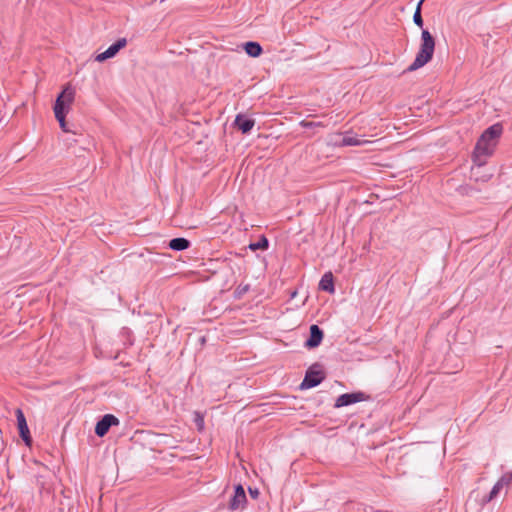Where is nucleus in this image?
I'll return each instance as SVG.
<instances>
[{
	"instance_id": "39448f33",
	"label": "nucleus",
	"mask_w": 512,
	"mask_h": 512,
	"mask_svg": "<svg viewBox=\"0 0 512 512\" xmlns=\"http://www.w3.org/2000/svg\"><path fill=\"white\" fill-rule=\"evenodd\" d=\"M247 503V497L244 487L241 484H237L234 488V494L231 497L228 508L231 511L243 510Z\"/></svg>"
},
{
	"instance_id": "aec40b11",
	"label": "nucleus",
	"mask_w": 512,
	"mask_h": 512,
	"mask_svg": "<svg viewBox=\"0 0 512 512\" xmlns=\"http://www.w3.org/2000/svg\"><path fill=\"white\" fill-rule=\"evenodd\" d=\"M502 488L503 486L497 481L492 487L489 495L484 499V501L490 502L491 500H493L499 494Z\"/></svg>"
},
{
	"instance_id": "4be33fe9",
	"label": "nucleus",
	"mask_w": 512,
	"mask_h": 512,
	"mask_svg": "<svg viewBox=\"0 0 512 512\" xmlns=\"http://www.w3.org/2000/svg\"><path fill=\"white\" fill-rule=\"evenodd\" d=\"M498 482L504 487L512 482V472L505 473Z\"/></svg>"
},
{
	"instance_id": "412c9836",
	"label": "nucleus",
	"mask_w": 512,
	"mask_h": 512,
	"mask_svg": "<svg viewBox=\"0 0 512 512\" xmlns=\"http://www.w3.org/2000/svg\"><path fill=\"white\" fill-rule=\"evenodd\" d=\"M299 125L306 129L325 127L324 123H322V122H315V121H308V120L300 121Z\"/></svg>"
},
{
	"instance_id": "9b49d317",
	"label": "nucleus",
	"mask_w": 512,
	"mask_h": 512,
	"mask_svg": "<svg viewBox=\"0 0 512 512\" xmlns=\"http://www.w3.org/2000/svg\"><path fill=\"white\" fill-rule=\"evenodd\" d=\"M323 339V331L316 324L310 326V335L305 342V346L308 348L318 347Z\"/></svg>"
},
{
	"instance_id": "f257e3e1",
	"label": "nucleus",
	"mask_w": 512,
	"mask_h": 512,
	"mask_svg": "<svg viewBox=\"0 0 512 512\" xmlns=\"http://www.w3.org/2000/svg\"><path fill=\"white\" fill-rule=\"evenodd\" d=\"M503 132L501 124L496 123L488 127L478 139L473 151V162L477 166L486 164L487 159L494 153L498 138Z\"/></svg>"
},
{
	"instance_id": "423d86ee",
	"label": "nucleus",
	"mask_w": 512,
	"mask_h": 512,
	"mask_svg": "<svg viewBox=\"0 0 512 512\" xmlns=\"http://www.w3.org/2000/svg\"><path fill=\"white\" fill-rule=\"evenodd\" d=\"M120 423L119 419L113 414H105L95 426V434L98 437L105 436L112 426H118Z\"/></svg>"
},
{
	"instance_id": "20e7f679",
	"label": "nucleus",
	"mask_w": 512,
	"mask_h": 512,
	"mask_svg": "<svg viewBox=\"0 0 512 512\" xmlns=\"http://www.w3.org/2000/svg\"><path fill=\"white\" fill-rule=\"evenodd\" d=\"M325 379V374L318 363L313 364L306 371L305 377L300 384V389H310L318 386Z\"/></svg>"
},
{
	"instance_id": "1a4fd4ad",
	"label": "nucleus",
	"mask_w": 512,
	"mask_h": 512,
	"mask_svg": "<svg viewBox=\"0 0 512 512\" xmlns=\"http://www.w3.org/2000/svg\"><path fill=\"white\" fill-rule=\"evenodd\" d=\"M432 57V53H429V51L420 48L416 54L414 61L406 69V72H412L423 67L432 59Z\"/></svg>"
},
{
	"instance_id": "6ab92c4d",
	"label": "nucleus",
	"mask_w": 512,
	"mask_h": 512,
	"mask_svg": "<svg viewBox=\"0 0 512 512\" xmlns=\"http://www.w3.org/2000/svg\"><path fill=\"white\" fill-rule=\"evenodd\" d=\"M425 0H420L416 6V10L414 12V15H413V21L414 23L422 28L423 25H424V22H423V18H422V15H421V7H422V4Z\"/></svg>"
},
{
	"instance_id": "b1692460",
	"label": "nucleus",
	"mask_w": 512,
	"mask_h": 512,
	"mask_svg": "<svg viewBox=\"0 0 512 512\" xmlns=\"http://www.w3.org/2000/svg\"><path fill=\"white\" fill-rule=\"evenodd\" d=\"M197 424H198V425H202V424H203V418H199V419H197Z\"/></svg>"
},
{
	"instance_id": "2eb2a0df",
	"label": "nucleus",
	"mask_w": 512,
	"mask_h": 512,
	"mask_svg": "<svg viewBox=\"0 0 512 512\" xmlns=\"http://www.w3.org/2000/svg\"><path fill=\"white\" fill-rule=\"evenodd\" d=\"M368 143L367 140L361 139L357 135H349L346 134L340 143V146L346 147V146H362L364 144Z\"/></svg>"
},
{
	"instance_id": "6e6552de",
	"label": "nucleus",
	"mask_w": 512,
	"mask_h": 512,
	"mask_svg": "<svg viewBox=\"0 0 512 512\" xmlns=\"http://www.w3.org/2000/svg\"><path fill=\"white\" fill-rule=\"evenodd\" d=\"M127 45L126 38H119L115 43L109 46L104 52L99 53L95 60L97 62H104L107 59L113 58L116 54Z\"/></svg>"
},
{
	"instance_id": "9d476101",
	"label": "nucleus",
	"mask_w": 512,
	"mask_h": 512,
	"mask_svg": "<svg viewBox=\"0 0 512 512\" xmlns=\"http://www.w3.org/2000/svg\"><path fill=\"white\" fill-rule=\"evenodd\" d=\"M16 418H17V425H18L20 437L23 439V441L27 445H30V443H31L30 432H29V428H28V425L26 422V418L21 409L16 410Z\"/></svg>"
},
{
	"instance_id": "0eeeda50",
	"label": "nucleus",
	"mask_w": 512,
	"mask_h": 512,
	"mask_svg": "<svg viewBox=\"0 0 512 512\" xmlns=\"http://www.w3.org/2000/svg\"><path fill=\"white\" fill-rule=\"evenodd\" d=\"M369 398L364 392H353V393H345L340 395L334 404V407L340 408L344 406H349L351 404H355L358 402L365 401Z\"/></svg>"
},
{
	"instance_id": "7ed1b4c3",
	"label": "nucleus",
	"mask_w": 512,
	"mask_h": 512,
	"mask_svg": "<svg viewBox=\"0 0 512 512\" xmlns=\"http://www.w3.org/2000/svg\"><path fill=\"white\" fill-rule=\"evenodd\" d=\"M74 98L75 89L72 88L70 85H67L58 95L54 104L55 118L59 122V125L64 132L70 131L67 128L65 117L69 112L72 103L74 102Z\"/></svg>"
},
{
	"instance_id": "393cba45",
	"label": "nucleus",
	"mask_w": 512,
	"mask_h": 512,
	"mask_svg": "<svg viewBox=\"0 0 512 512\" xmlns=\"http://www.w3.org/2000/svg\"><path fill=\"white\" fill-rule=\"evenodd\" d=\"M296 294H297V292H296V291L292 292V293H291V298H294V297L296 296Z\"/></svg>"
},
{
	"instance_id": "f3484780",
	"label": "nucleus",
	"mask_w": 512,
	"mask_h": 512,
	"mask_svg": "<svg viewBox=\"0 0 512 512\" xmlns=\"http://www.w3.org/2000/svg\"><path fill=\"white\" fill-rule=\"evenodd\" d=\"M245 52L251 57H258L261 55L263 49L257 42L249 41L244 45Z\"/></svg>"
},
{
	"instance_id": "f8f14e48",
	"label": "nucleus",
	"mask_w": 512,
	"mask_h": 512,
	"mask_svg": "<svg viewBox=\"0 0 512 512\" xmlns=\"http://www.w3.org/2000/svg\"><path fill=\"white\" fill-rule=\"evenodd\" d=\"M255 125V120L243 114H238L234 120V126L243 134L249 133Z\"/></svg>"
},
{
	"instance_id": "f03ea898",
	"label": "nucleus",
	"mask_w": 512,
	"mask_h": 512,
	"mask_svg": "<svg viewBox=\"0 0 512 512\" xmlns=\"http://www.w3.org/2000/svg\"><path fill=\"white\" fill-rule=\"evenodd\" d=\"M74 98L75 89L72 88L70 85H67L58 95L54 104L55 118L59 122V125L64 132L70 131L67 128L65 117L69 112L72 103L74 102Z\"/></svg>"
},
{
	"instance_id": "ddd939ff",
	"label": "nucleus",
	"mask_w": 512,
	"mask_h": 512,
	"mask_svg": "<svg viewBox=\"0 0 512 512\" xmlns=\"http://www.w3.org/2000/svg\"><path fill=\"white\" fill-rule=\"evenodd\" d=\"M420 48L434 54L435 39L428 30H422Z\"/></svg>"
},
{
	"instance_id": "5701e85b",
	"label": "nucleus",
	"mask_w": 512,
	"mask_h": 512,
	"mask_svg": "<svg viewBox=\"0 0 512 512\" xmlns=\"http://www.w3.org/2000/svg\"><path fill=\"white\" fill-rule=\"evenodd\" d=\"M248 492L250 494V496L253 498V499H257L259 497V490L258 488H252V487H249L248 488Z\"/></svg>"
},
{
	"instance_id": "dca6fc26",
	"label": "nucleus",
	"mask_w": 512,
	"mask_h": 512,
	"mask_svg": "<svg viewBox=\"0 0 512 512\" xmlns=\"http://www.w3.org/2000/svg\"><path fill=\"white\" fill-rule=\"evenodd\" d=\"M190 247V241L183 237L173 238L169 242V248L174 251H183Z\"/></svg>"
},
{
	"instance_id": "4468645a",
	"label": "nucleus",
	"mask_w": 512,
	"mask_h": 512,
	"mask_svg": "<svg viewBox=\"0 0 512 512\" xmlns=\"http://www.w3.org/2000/svg\"><path fill=\"white\" fill-rule=\"evenodd\" d=\"M319 289L328 293H334L335 287H334V279L333 274L331 272H326L320 282H319Z\"/></svg>"
},
{
	"instance_id": "a211bd4d",
	"label": "nucleus",
	"mask_w": 512,
	"mask_h": 512,
	"mask_svg": "<svg viewBox=\"0 0 512 512\" xmlns=\"http://www.w3.org/2000/svg\"><path fill=\"white\" fill-rule=\"evenodd\" d=\"M248 247L251 251L266 250L269 247V241L264 235H262L257 242L250 243Z\"/></svg>"
}]
</instances>
